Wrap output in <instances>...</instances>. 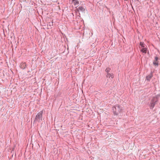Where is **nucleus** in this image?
<instances>
[{
  "label": "nucleus",
  "mask_w": 160,
  "mask_h": 160,
  "mask_svg": "<svg viewBox=\"0 0 160 160\" xmlns=\"http://www.w3.org/2000/svg\"><path fill=\"white\" fill-rule=\"evenodd\" d=\"M113 112L114 115H118L121 111L120 106L119 105L113 106L112 108Z\"/></svg>",
  "instance_id": "1"
},
{
  "label": "nucleus",
  "mask_w": 160,
  "mask_h": 160,
  "mask_svg": "<svg viewBox=\"0 0 160 160\" xmlns=\"http://www.w3.org/2000/svg\"><path fill=\"white\" fill-rule=\"evenodd\" d=\"M43 111H41L39 112L36 115L34 122H40L42 120V115Z\"/></svg>",
  "instance_id": "2"
},
{
  "label": "nucleus",
  "mask_w": 160,
  "mask_h": 160,
  "mask_svg": "<svg viewBox=\"0 0 160 160\" xmlns=\"http://www.w3.org/2000/svg\"><path fill=\"white\" fill-rule=\"evenodd\" d=\"M85 9L82 6H80L76 9V10L78 12H83L85 11Z\"/></svg>",
  "instance_id": "3"
},
{
  "label": "nucleus",
  "mask_w": 160,
  "mask_h": 160,
  "mask_svg": "<svg viewBox=\"0 0 160 160\" xmlns=\"http://www.w3.org/2000/svg\"><path fill=\"white\" fill-rule=\"evenodd\" d=\"M26 64L25 62L22 63L20 64V67L22 69H24L26 67Z\"/></svg>",
  "instance_id": "4"
},
{
  "label": "nucleus",
  "mask_w": 160,
  "mask_h": 160,
  "mask_svg": "<svg viewBox=\"0 0 160 160\" xmlns=\"http://www.w3.org/2000/svg\"><path fill=\"white\" fill-rule=\"evenodd\" d=\"M158 58L157 57H155V60L153 62V64L155 65H158V62H157L158 60Z\"/></svg>",
  "instance_id": "5"
},
{
  "label": "nucleus",
  "mask_w": 160,
  "mask_h": 160,
  "mask_svg": "<svg viewBox=\"0 0 160 160\" xmlns=\"http://www.w3.org/2000/svg\"><path fill=\"white\" fill-rule=\"evenodd\" d=\"M152 77V74H149L148 76H147L146 78V79L148 81H149L150 79Z\"/></svg>",
  "instance_id": "6"
},
{
  "label": "nucleus",
  "mask_w": 160,
  "mask_h": 160,
  "mask_svg": "<svg viewBox=\"0 0 160 160\" xmlns=\"http://www.w3.org/2000/svg\"><path fill=\"white\" fill-rule=\"evenodd\" d=\"M147 49V48L144 47V48H142L141 50V51L142 52L146 53Z\"/></svg>",
  "instance_id": "7"
},
{
  "label": "nucleus",
  "mask_w": 160,
  "mask_h": 160,
  "mask_svg": "<svg viewBox=\"0 0 160 160\" xmlns=\"http://www.w3.org/2000/svg\"><path fill=\"white\" fill-rule=\"evenodd\" d=\"M155 103H156L155 102H153V101H151V105H150V107H151V108L152 109L154 108V106L155 105Z\"/></svg>",
  "instance_id": "8"
},
{
  "label": "nucleus",
  "mask_w": 160,
  "mask_h": 160,
  "mask_svg": "<svg viewBox=\"0 0 160 160\" xmlns=\"http://www.w3.org/2000/svg\"><path fill=\"white\" fill-rule=\"evenodd\" d=\"M72 2L75 5H77L79 4V2L77 0H72Z\"/></svg>",
  "instance_id": "9"
},
{
  "label": "nucleus",
  "mask_w": 160,
  "mask_h": 160,
  "mask_svg": "<svg viewBox=\"0 0 160 160\" xmlns=\"http://www.w3.org/2000/svg\"><path fill=\"white\" fill-rule=\"evenodd\" d=\"M152 101L153 102L156 103L158 101L157 98L156 97H154L151 101Z\"/></svg>",
  "instance_id": "10"
},
{
  "label": "nucleus",
  "mask_w": 160,
  "mask_h": 160,
  "mask_svg": "<svg viewBox=\"0 0 160 160\" xmlns=\"http://www.w3.org/2000/svg\"><path fill=\"white\" fill-rule=\"evenodd\" d=\"M140 45L141 46L142 48L145 47V44L143 42H140Z\"/></svg>",
  "instance_id": "11"
},
{
  "label": "nucleus",
  "mask_w": 160,
  "mask_h": 160,
  "mask_svg": "<svg viewBox=\"0 0 160 160\" xmlns=\"http://www.w3.org/2000/svg\"><path fill=\"white\" fill-rule=\"evenodd\" d=\"M107 76L109 78L111 77L112 78H113L114 77L112 75H111L109 73H107Z\"/></svg>",
  "instance_id": "12"
},
{
  "label": "nucleus",
  "mask_w": 160,
  "mask_h": 160,
  "mask_svg": "<svg viewBox=\"0 0 160 160\" xmlns=\"http://www.w3.org/2000/svg\"><path fill=\"white\" fill-rule=\"evenodd\" d=\"M110 69L109 68H107L106 69V71L108 72H109L110 71Z\"/></svg>",
  "instance_id": "13"
}]
</instances>
